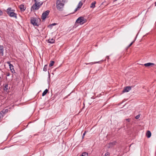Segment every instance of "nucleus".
Segmentation results:
<instances>
[{"mask_svg":"<svg viewBox=\"0 0 156 156\" xmlns=\"http://www.w3.org/2000/svg\"><path fill=\"white\" fill-rule=\"evenodd\" d=\"M39 0H34L35 3L31 7V10H37L39 9L43 3L42 2H39Z\"/></svg>","mask_w":156,"mask_h":156,"instance_id":"obj_1","label":"nucleus"},{"mask_svg":"<svg viewBox=\"0 0 156 156\" xmlns=\"http://www.w3.org/2000/svg\"><path fill=\"white\" fill-rule=\"evenodd\" d=\"M66 0H57L56 2V7L57 9L60 11H62L64 6Z\"/></svg>","mask_w":156,"mask_h":156,"instance_id":"obj_2","label":"nucleus"},{"mask_svg":"<svg viewBox=\"0 0 156 156\" xmlns=\"http://www.w3.org/2000/svg\"><path fill=\"white\" fill-rule=\"evenodd\" d=\"M15 10L11 8H9L7 10V14L10 17L17 18V14L14 12Z\"/></svg>","mask_w":156,"mask_h":156,"instance_id":"obj_3","label":"nucleus"},{"mask_svg":"<svg viewBox=\"0 0 156 156\" xmlns=\"http://www.w3.org/2000/svg\"><path fill=\"white\" fill-rule=\"evenodd\" d=\"M86 20L83 17L80 16L76 20V22L79 23L80 25H82L86 22Z\"/></svg>","mask_w":156,"mask_h":156,"instance_id":"obj_4","label":"nucleus"},{"mask_svg":"<svg viewBox=\"0 0 156 156\" xmlns=\"http://www.w3.org/2000/svg\"><path fill=\"white\" fill-rule=\"evenodd\" d=\"M31 23L34 26L38 27L39 25L38 24V20L36 18H33L31 19Z\"/></svg>","mask_w":156,"mask_h":156,"instance_id":"obj_5","label":"nucleus"},{"mask_svg":"<svg viewBox=\"0 0 156 156\" xmlns=\"http://www.w3.org/2000/svg\"><path fill=\"white\" fill-rule=\"evenodd\" d=\"M50 12V11L49 10H47L45 12H43L42 14L41 17L42 19L43 20H44L47 16L48 15Z\"/></svg>","mask_w":156,"mask_h":156,"instance_id":"obj_6","label":"nucleus"},{"mask_svg":"<svg viewBox=\"0 0 156 156\" xmlns=\"http://www.w3.org/2000/svg\"><path fill=\"white\" fill-rule=\"evenodd\" d=\"M131 89L130 87L128 86L125 87L123 90V92H127L130 90Z\"/></svg>","mask_w":156,"mask_h":156,"instance_id":"obj_7","label":"nucleus"},{"mask_svg":"<svg viewBox=\"0 0 156 156\" xmlns=\"http://www.w3.org/2000/svg\"><path fill=\"white\" fill-rule=\"evenodd\" d=\"M115 141H114L111 143H110L108 144V147L109 148L112 147L114 145H115L116 144Z\"/></svg>","mask_w":156,"mask_h":156,"instance_id":"obj_8","label":"nucleus"},{"mask_svg":"<svg viewBox=\"0 0 156 156\" xmlns=\"http://www.w3.org/2000/svg\"><path fill=\"white\" fill-rule=\"evenodd\" d=\"M19 8L21 11L23 12L25 10L26 7L23 4H21L19 6Z\"/></svg>","mask_w":156,"mask_h":156,"instance_id":"obj_9","label":"nucleus"},{"mask_svg":"<svg viewBox=\"0 0 156 156\" xmlns=\"http://www.w3.org/2000/svg\"><path fill=\"white\" fill-rule=\"evenodd\" d=\"M85 0H82V1H80L79 2L77 6L78 8L80 9L81 8L83 5V3L84 2Z\"/></svg>","mask_w":156,"mask_h":156,"instance_id":"obj_10","label":"nucleus"},{"mask_svg":"<svg viewBox=\"0 0 156 156\" xmlns=\"http://www.w3.org/2000/svg\"><path fill=\"white\" fill-rule=\"evenodd\" d=\"M144 66L146 67H149L151 66H154V64L152 63L149 62L144 64Z\"/></svg>","mask_w":156,"mask_h":156,"instance_id":"obj_11","label":"nucleus"},{"mask_svg":"<svg viewBox=\"0 0 156 156\" xmlns=\"http://www.w3.org/2000/svg\"><path fill=\"white\" fill-rule=\"evenodd\" d=\"M151 132L150 131L148 130L146 133V135L148 138H149L151 137Z\"/></svg>","mask_w":156,"mask_h":156,"instance_id":"obj_12","label":"nucleus"},{"mask_svg":"<svg viewBox=\"0 0 156 156\" xmlns=\"http://www.w3.org/2000/svg\"><path fill=\"white\" fill-rule=\"evenodd\" d=\"M10 69L11 71V72L12 73H15V70L14 69V68H13V66L12 64H10V66H9Z\"/></svg>","mask_w":156,"mask_h":156,"instance_id":"obj_13","label":"nucleus"},{"mask_svg":"<svg viewBox=\"0 0 156 156\" xmlns=\"http://www.w3.org/2000/svg\"><path fill=\"white\" fill-rule=\"evenodd\" d=\"M96 3V2L94 1L93 2H92L90 5V8H94L95 6V4Z\"/></svg>","mask_w":156,"mask_h":156,"instance_id":"obj_14","label":"nucleus"},{"mask_svg":"<svg viewBox=\"0 0 156 156\" xmlns=\"http://www.w3.org/2000/svg\"><path fill=\"white\" fill-rule=\"evenodd\" d=\"M0 52L2 53V55H3L4 49L2 46L0 45Z\"/></svg>","mask_w":156,"mask_h":156,"instance_id":"obj_15","label":"nucleus"},{"mask_svg":"<svg viewBox=\"0 0 156 156\" xmlns=\"http://www.w3.org/2000/svg\"><path fill=\"white\" fill-rule=\"evenodd\" d=\"M100 61H98V62H90V63H85V64L87 65H88V64H90V65H93V64H94L99 63H100Z\"/></svg>","mask_w":156,"mask_h":156,"instance_id":"obj_16","label":"nucleus"},{"mask_svg":"<svg viewBox=\"0 0 156 156\" xmlns=\"http://www.w3.org/2000/svg\"><path fill=\"white\" fill-rule=\"evenodd\" d=\"M55 42V40L53 38L49 39L48 40V42L50 43H54Z\"/></svg>","mask_w":156,"mask_h":156,"instance_id":"obj_17","label":"nucleus"},{"mask_svg":"<svg viewBox=\"0 0 156 156\" xmlns=\"http://www.w3.org/2000/svg\"><path fill=\"white\" fill-rule=\"evenodd\" d=\"M48 90L47 89H45L44 91L43 92V93L42 94V96H44V95H45L48 92Z\"/></svg>","mask_w":156,"mask_h":156,"instance_id":"obj_18","label":"nucleus"},{"mask_svg":"<svg viewBox=\"0 0 156 156\" xmlns=\"http://www.w3.org/2000/svg\"><path fill=\"white\" fill-rule=\"evenodd\" d=\"M88 153L87 152L83 153L80 156H88Z\"/></svg>","mask_w":156,"mask_h":156,"instance_id":"obj_19","label":"nucleus"},{"mask_svg":"<svg viewBox=\"0 0 156 156\" xmlns=\"http://www.w3.org/2000/svg\"><path fill=\"white\" fill-rule=\"evenodd\" d=\"M54 63L55 62L54 61H51L49 65V66L50 67L54 65Z\"/></svg>","mask_w":156,"mask_h":156,"instance_id":"obj_20","label":"nucleus"},{"mask_svg":"<svg viewBox=\"0 0 156 156\" xmlns=\"http://www.w3.org/2000/svg\"><path fill=\"white\" fill-rule=\"evenodd\" d=\"M47 65H45L43 68V71H47Z\"/></svg>","mask_w":156,"mask_h":156,"instance_id":"obj_21","label":"nucleus"},{"mask_svg":"<svg viewBox=\"0 0 156 156\" xmlns=\"http://www.w3.org/2000/svg\"><path fill=\"white\" fill-rule=\"evenodd\" d=\"M8 89V85L5 84L4 87V90H7Z\"/></svg>","mask_w":156,"mask_h":156,"instance_id":"obj_22","label":"nucleus"},{"mask_svg":"<svg viewBox=\"0 0 156 156\" xmlns=\"http://www.w3.org/2000/svg\"><path fill=\"white\" fill-rule=\"evenodd\" d=\"M110 155V153L108 152H106L104 156H109Z\"/></svg>","mask_w":156,"mask_h":156,"instance_id":"obj_23","label":"nucleus"},{"mask_svg":"<svg viewBox=\"0 0 156 156\" xmlns=\"http://www.w3.org/2000/svg\"><path fill=\"white\" fill-rule=\"evenodd\" d=\"M140 117V115H138L135 117V118L136 119H138Z\"/></svg>","mask_w":156,"mask_h":156,"instance_id":"obj_24","label":"nucleus"},{"mask_svg":"<svg viewBox=\"0 0 156 156\" xmlns=\"http://www.w3.org/2000/svg\"><path fill=\"white\" fill-rule=\"evenodd\" d=\"M86 131H85L84 132V133L83 134V136H82V138H83L85 135V134H86Z\"/></svg>","mask_w":156,"mask_h":156,"instance_id":"obj_25","label":"nucleus"},{"mask_svg":"<svg viewBox=\"0 0 156 156\" xmlns=\"http://www.w3.org/2000/svg\"><path fill=\"white\" fill-rule=\"evenodd\" d=\"M134 42V41H133L132 42L129 44V45L128 47H130L131 45H132V44H133V43Z\"/></svg>","mask_w":156,"mask_h":156,"instance_id":"obj_26","label":"nucleus"},{"mask_svg":"<svg viewBox=\"0 0 156 156\" xmlns=\"http://www.w3.org/2000/svg\"><path fill=\"white\" fill-rule=\"evenodd\" d=\"M10 75V73L9 72L7 73H6V76H9Z\"/></svg>","mask_w":156,"mask_h":156,"instance_id":"obj_27","label":"nucleus"},{"mask_svg":"<svg viewBox=\"0 0 156 156\" xmlns=\"http://www.w3.org/2000/svg\"><path fill=\"white\" fill-rule=\"evenodd\" d=\"M2 12L0 9V16L2 15Z\"/></svg>","mask_w":156,"mask_h":156,"instance_id":"obj_28","label":"nucleus"},{"mask_svg":"<svg viewBox=\"0 0 156 156\" xmlns=\"http://www.w3.org/2000/svg\"><path fill=\"white\" fill-rule=\"evenodd\" d=\"M7 63L9 65V66H10V64H11V63H10V62H7Z\"/></svg>","mask_w":156,"mask_h":156,"instance_id":"obj_29","label":"nucleus"},{"mask_svg":"<svg viewBox=\"0 0 156 156\" xmlns=\"http://www.w3.org/2000/svg\"><path fill=\"white\" fill-rule=\"evenodd\" d=\"M126 120L128 122H129L130 121V119H126Z\"/></svg>","mask_w":156,"mask_h":156,"instance_id":"obj_30","label":"nucleus"},{"mask_svg":"<svg viewBox=\"0 0 156 156\" xmlns=\"http://www.w3.org/2000/svg\"><path fill=\"white\" fill-rule=\"evenodd\" d=\"M79 9V8H78V7H77V8H76L75 9V12L78 9Z\"/></svg>","mask_w":156,"mask_h":156,"instance_id":"obj_31","label":"nucleus"},{"mask_svg":"<svg viewBox=\"0 0 156 156\" xmlns=\"http://www.w3.org/2000/svg\"><path fill=\"white\" fill-rule=\"evenodd\" d=\"M51 25L52 26L55 25H56V23H52Z\"/></svg>","mask_w":156,"mask_h":156,"instance_id":"obj_32","label":"nucleus"},{"mask_svg":"<svg viewBox=\"0 0 156 156\" xmlns=\"http://www.w3.org/2000/svg\"><path fill=\"white\" fill-rule=\"evenodd\" d=\"M5 112H7L8 111V109H5Z\"/></svg>","mask_w":156,"mask_h":156,"instance_id":"obj_33","label":"nucleus"},{"mask_svg":"<svg viewBox=\"0 0 156 156\" xmlns=\"http://www.w3.org/2000/svg\"><path fill=\"white\" fill-rule=\"evenodd\" d=\"M117 0H113V2H115L116 1H117Z\"/></svg>","mask_w":156,"mask_h":156,"instance_id":"obj_34","label":"nucleus"},{"mask_svg":"<svg viewBox=\"0 0 156 156\" xmlns=\"http://www.w3.org/2000/svg\"><path fill=\"white\" fill-rule=\"evenodd\" d=\"M155 5L156 6V2H155Z\"/></svg>","mask_w":156,"mask_h":156,"instance_id":"obj_35","label":"nucleus"},{"mask_svg":"<svg viewBox=\"0 0 156 156\" xmlns=\"http://www.w3.org/2000/svg\"><path fill=\"white\" fill-rule=\"evenodd\" d=\"M2 112H4V110H3L2 111Z\"/></svg>","mask_w":156,"mask_h":156,"instance_id":"obj_36","label":"nucleus"},{"mask_svg":"<svg viewBox=\"0 0 156 156\" xmlns=\"http://www.w3.org/2000/svg\"><path fill=\"white\" fill-rule=\"evenodd\" d=\"M1 115V114H0V115Z\"/></svg>","mask_w":156,"mask_h":156,"instance_id":"obj_37","label":"nucleus"}]
</instances>
